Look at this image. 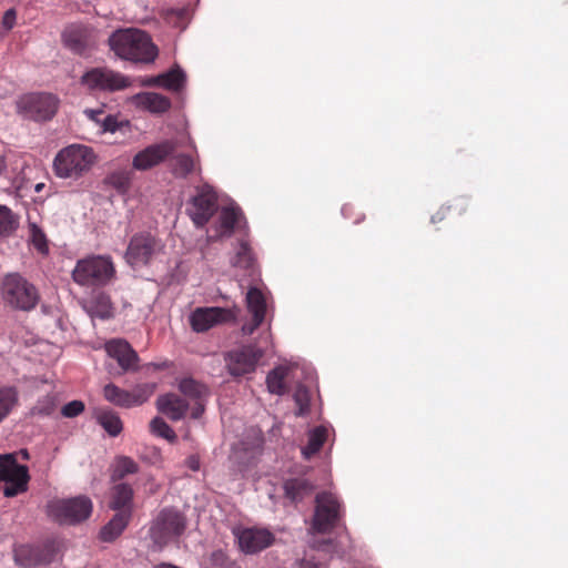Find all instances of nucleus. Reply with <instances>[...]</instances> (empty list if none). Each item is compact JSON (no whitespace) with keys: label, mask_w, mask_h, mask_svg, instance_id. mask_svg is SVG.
I'll return each mask as SVG.
<instances>
[{"label":"nucleus","mask_w":568,"mask_h":568,"mask_svg":"<svg viewBox=\"0 0 568 568\" xmlns=\"http://www.w3.org/2000/svg\"><path fill=\"white\" fill-rule=\"evenodd\" d=\"M17 226L18 222L12 211L6 205H0V236L10 234Z\"/></svg>","instance_id":"a19ab883"},{"label":"nucleus","mask_w":568,"mask_h":568,"mask_svg":"<svg viewBox=\"0 0 568 568\" xmlns=\"http://www.w3.org/2000/svg\"><path fill=\"white\" fill-rule=\"evenodd\" d=\"M296 378V367L293 365H280L268 372L266 385L270 393L284 395L287 392L286 382Z\"/></svg>","instance_id":"5701e85b"},{"label":"nucleus","mask_w":568,"mask_h":568,"mask_svg":"<svg viewBox=\"0 0 568 568\" xmlns=\"http://www.w3.org/2000/svg\"><path fill=\"white\" fill-rule=\"evenodd\" d=\"M202 412H203V407H202V406L196 407V408L192 412V417H193V418H197V417H200V415L202 414Z\"/></svg>","instance_id":"5fc2aeb1"},{"label":"nucleus","mask_w":568,"mask_h":568,"mask_svg":"<svg viewBox=\"0 0 568 568\" xmlns=\"http://www.w3.org/2000/svg\"><path fill=\"white\" fill-rule=\"evenodd\" d=\"M263 351L254 345L243 346L226 354V366L231 375L242 376L255 371Z\"/></svg>","instance_id":"4468645a"},{"label":"nucleus","mask_w":568,"mask_h":568,"mask_svg":"<svg viewBox=\"0 0 568 568\" xmlns=\"http://www.w3.org/2000/svg\"><path fill=\"white\" fill-rule=\"evenodd\" d=\"M83 410L84 404L81 400H72L62 407L61 414L64 417L73 418L80 415Z\"/></svg>","instance_id":"de8ad7c7"},{"label":"nucleus","mask_w":568,"mask_h":568,"mask_svg":"<svg viewBox=\"0 0 568 568\" xmlns=\"http://www.w3.org/2000/svg\"><path fill=\"white\" fill-rule=\"evenodd\" d=\"M23 165L13 154L0 155V178L8 182L10 189L17 191L22 186Z\"/></svg>","instance_id":"4be33fe9"},{"label":"nucleus","mask_w":568,"mask_h":568,"mask_svg":"<svg viewBox=\"0 0 568 568\" xmlns=\"http://www.w3.org/2000/svg\"><path fill=\"white\" fill-rule=\"evenodd\" d=\"M212 560L215 562V564H219L221 566H226L227 568H237L235 567V565L233 562H230L223 552H214L212 555Z\"/></svg>","instance_id":"603ef678"},{"label":"nucleus","mask_w":568,"mask_h":568,"mask_svg":"<svg viewBox=\"0 0 568 568\" xmlns=\"http://www.w3.org/2000/svg\"><path fill=\"white\" fill-rule=\"evenodd\" d=\"M81 83L91 91H118L130 85V79L120 73H83Z\"/></svg>","instance_id":"6ab92c4d"},{"label":"nucleus","mask_w":568,"mask_h":568,"mask_svg":"<svg viewBox=\"0 0 568 568\" xmlns=\"http://www.w3.org/2000/svg\"><path fill=\"white\" fill-rule=\"evenodd\" d=\"M180 145L181 142L176 139L150 144L133 156L132 166L138 171L150 170L172 156Z\"/></svg>","instance_id":"9d476101"},{"label":"nucleus","mask_w":568,"mask_h":568,"mask_svg":"<svg viewBox=\"0 0 568 568\" xmlns=\"http://www.w3.org/2000/svg\"><path fill=\"white\" fill-rule=\"evenodd\" d=\"M153 390L154 385L151 384H143L134 387L131 392H129L130 407L139 406L145 403L153 394Z\"/></svg>","instance_id":"58836bf2"},{"label":"nucleus","mask_w":568,"mask_h":568,"mask_svg":"<svg viewBox=\"0 0 568 568\" xmlns=\"http://www.w3.org/2000/svg\"><path fill=\"white\" fill-rule=\"evenodd\" d=\"M108 43L116 57L134 64L150 65L159 55L151 36L140 29H118L110 34Z\"/></svg>","instance_id":"f257e3e1"},{"label":"nucleus","mask_w":568,"mask_h":568,"mask_svg":"<svg viewBox=\"0 0 568 568\" xmlns=\"http://www.w3.org/2000/svg\"><path fill=\"white\" fill-rule=\"evenodd\" d=\"M241 551L254 555L268 548L275 540L274 534L266 528H243L235 531Z\"/></svg>","instance_id":"2eb2a0df"},{"label":"nucleus","mask_w":568,"mask_h":568,"mask_svg":"<svg viewBox=\"0 0 568 568\" xmlns=\"http://www.w3.org/2000/svg\"><path fill=\"white\" fill-rule=\"evenodd\" d=\"M186 82L185 73H159L156 77L145 80L148 85L162 87L169 91L178 92Z\"/></svg>","instance_id":"cd10ccee"},{"label":"nucleus","mask_w":568,"mask_h":568,"mask_svg":"<svg viewBox=\"0 0 568 568\" xmlns=\"http://www.w3.org/2000/svg\"><path fill=\"white\" fill-rule=\"evenodd\" d=\"M90 71H94V72H98V71H102L100 68H93L91 69Z\"/></svg>","instance_id":"052dcab7"},{"label":"nucleus","mask_w":568,"mask_h":568,"mask_svg":"<svg viewBox=\"0 0 568 568\" xmlns=\"http://www.w3.org/2000/svg\"><path fill=\"white\" fill-rule=\"evenodd\" d=\"M313 548L328 552L331 555L343 556V551L337 549V545L332 539L314 540Z\"/></svg>","instance_id":"a18cd8bd"},{"label":"nucleus","mask_w":568,"mask_h":568,"mask_svg":"<svg viewBox=\"0 0 568 568\" xmlns=\"http://www.w3.org/2000/svg\"><path fill=\"white\" fill-rule=\"evenodd\" d=\"M234 318L233 313L223 307H199L191 314L190 321L195 332H206L216 324Z\"/></svg>","instance_id":"a211bd4d"},{"label":"nucleus","mask_w":568,"mask_h":568,"mask_svg":"<svg viewBox=\"0 0 568 568\" xmlns=\"http://www.w3.org/2000/svg\"><path fill=\"white\" fill-rule=\"evenodd\" d=\"M19 405V390L11 385L0 386V424Z\"/></svg>","instance_id":"c756f323"},{"label":"nucleus","mask_w":568,"mask_h":568,"mask_svg":"<svg viewBox=\"0 0 568 568\" xmlns=\"http://www.w3.org/2000/svg\"><path fill=\"white\" fill-rule=\"evenodd\" d=\"M16 20H17V11H16V9L10 8L4 12V14L2 17L1 24H2L3 29L11 30L16 24Z\"/></svg>","instance_id":"8fccbe9b"},{"label":"nucleus","mask_w":568,"mask_h":568,"mask_svg":"<svg viewBox=\"0 0 568 568\" xmlns=\"http://www.w3.org/2000/svg\"><path fill=\"white\" fill-rule=\"evenodd\" d=\"M341 503L332 493L316 496V507L313 518V529L318 532L329 531L341 518Z\"/></svg>","instance_id":"9b49d317"},{"label":"nucleus","mask_w":568,"mask_h":568,"mask_svg":"<svg viewBox=\"0 0 568 568\" xmlns=\"http://www.w3.org/2000/svg\"><path fill=\"white\" fill-rule=\"evenodd\" d=\"M328 428L325 426H317L310 430L308 443L302 448V454L306 459L315 455L323 446L327 438Z\"/></svg>","instance_id":"473e14b6"},{"label":"nucleus","mask_w":568,"mask_h":568,"mask_svg":"<svg viewBox=\"0 0 568 568\" xmlns=\"http://www.w3.org/2000/svg\"><path fill=\"white\" fill-rule=\"evenodd\" d=\"M124 125L123 122H118L116 118L111 114H104L103 120L101 122V131L102 132H111L114 133L119 131Z\"/></svg>","instance_id":"09e8293b"},{"label":"nucleus","mask_w":568,"mask_h":568,"mask_svg":"<svg viewBox=\"0 0 568 568\" xmlns=\"http://www.w3.org/2000/svg\"><path fill=\"white\" fill-rule=\"evenodd\" d=\"M132 173L128 170H119L111 172L104 179V183L118 191L120 194H125L131 185Z\"/></svg>","instance_id":"f704fd0d"},{"label":"nucleus","mask_w":568,"mask_h":568,"mask_svg":"<svg viewBox=\"0 0 568 568\" xmlns=\"http://www.w3.org/2000/svg\"><path fill=\"white\" fill-rule=\"evenodd\" d=\"M72 280L83 287H102L115 278V266L110 255H89L77 261Z\"/></svg>","instance_id":"7ed1b4c3"},{"label":"nucleus","mask_w":568,"mask_h":568,"mask_svg":"<svg viewBox=\"0 0 568 568\" xmlns=\"http://www.w3.org/2000/svg\"><path fill=\"white\" fill-rule=\"evenodd\" d=\"M103 395L108 402L116 406L130 408L129 390L122 389L116 385L110 383L104 386Z\"/></svg>","instance_id":"e433bc0d"},{"label":"nucleus","mask_w":568,"mask_h":568,"mask_svg":"<svg viewBox=\"0 0 568 568\" xmlns=\"http://www.w3.org/2000/svg\"><path fill=\"white\" fill-rule=\"evenodd\" d=\"M17 456L20 455L23 459H29L30 455H29V452L27 449H21L19 450V453H16Z\"/></svg>","instance_id":"4d7b16f0"},{"label":"nucleus","mask_w":568,"mask_h":568,"mask_svg":"<svg viewBox=\"0 0 568 568\" xmlns=\"http://www.w3.org/2000/svg\"><path fill=\"white\" fill-rule=\"evenodd\" d=\"M84 114L88 119L91 121H94L97 124L101 125V122L103 120L104 111L101 109H85Z\"/></svg>","instance_id":"3c124183"},{"label":"nucleus","mask_w":568,"mask_h":568,"mask_svg":"<svg viewBox=\"0 0 568 568\" xmlns=\"http://www.w3.org/2000/svg\"><path fill=\"white\" fill-rule=\"evenodd\" d=\"M59 98L50 92H30L16 100V112L22 120L50 121L58 112Z\"/></svg>","instance_id":"39448f33"},{"label":"nucleus","mask_w":568,"mask_h":568,"mask_svg":"<svg viewBox=\"0 0 568 568\" xmlns=\"http://www.w3.org/2000/svg\"><path fill=\"white\" fill-rule=\"evenodd\" d=\"M3 298L13 307L30 311L38 303L37 288L18 273L7 274L1 282Z\"/></svg>","instance_id":"423d86ee"},{"label":"nucleus","mask_w":568,"mask_h":568,"mask_svg":"<svg viewBox=\"0 0 568 568\" xmlns=\"http://www.w3.org/2000/svg\"><path fill=\"white\" fill-rule=\"evenodd\" d=\"M160 250V244L150 233H138L130 240L125 252V261L132 267L146 265Z\"/></svg>","instance_id":"ddd939ff"},{"label":"nucleus","mask_w":568,"mask_h":568,"mask_svg":"<svg viewBox=\"0 0 568 568\" xmlns=\"http://www.w3.org/2000/svg\"><path fill=\"white\" fill-rule=\"evenodd\" d=\"M92 511V503L88 497L79 496L70 499L50 501L48 514L60 524H75L85 520Z\"/></svg>","instance_id":"6e6552de"},{"label":"nucleus","mask_w":568,"mask_h":568,"mask_svg":"<svg viewBox=\"0 0 568 568\" xmlns=\"http://www.w3.org/2000/svg\"><path fill=\"white\" fill-rule=\"evenodd\" d=\"M181 393L189 397H199L202 393V386L192 378H183L179 384Z\"/></svg>","instance_id":"c03bdc74"},{"label":"nucleus","mask_w":568,"mask_h":568,"mask_svg":"<svg viewBox=\"0 0 568 568\" xmlns=\"http://www.w3.org/2000/svg\"><path fill=\"white\" fill-rule=\"evenodd\" d=\"M55 549L52 545L42 546L21 545L13 549V559L21 568H42L55 559Z\"/></svg>","instance_id":"f8f14e48"},{"label":"nucleus","mask_w":568,"mask_h":568,"mask_svg":"<svg viewBox=\"0 0 568 568\" xmlns=\"http://www.w3.org/2000/svg\"><path fill=\"white\" fill-rule=\"evenodd\" d=\"M186 466L193 471H197L200 469V458L196 455H191L185 459Z\"/></svg>","instance_id":"864d4df0"},{"label":"nucleus","mask_w":568,"mask_h":568,"mask_svg":"<svg viewBox=\"0 0 568 568\" xmlns=\"http://www.w3.org/2000/svg\"><path fill=\"white\" fill-rule=\"evenodd\" d=\"M131 101L135 106L154 114H162L171 106V102L168 98L155 92L136 93L131 98Z\"/></svg>","instance_id":"393cba45"},{"label":"nucleus","mask_w":568,"mask_h":568,"mask_svg":"<svg viewBox=\"0 0 568 568\" xmlns=\"http://www.w3.org/2000/svg\"><path fill=\"white\" fill-rule=\"evenodd\" d=\"M106 354L115 359L123 372L136 369L139 356L131 345L120 338H114L105 343Z\"/></svg>","instance_id":"412c9836"},{"label":"nucleus","mask_w":568,"mask_h":568,"mask_svg":"<svg viewBox=\"0 0 568 568\" xmlns=\"http://www.w3.org/2000/svg\"><path fill=\"white\" fill-rule=\"evenodd\" d=\"M346 210H347V207H346V206H344V207L342 209V214H343V215H346Z\"/></svg>","instance_id":"bf43d9fd"},{"label":"nucleus","mask_w":568,"mask_h":568,"mask_svg":"<svg viewBox=\"0 0 568 568\" xmlns=\"http://www.w3.org/2000/svg\"><path fill=\"white\" fill-rule=\"evenodd\" d=\"M150 428L154 435L162 437L170 443H174L176 440L174 430L161 417H154L150 423Z\"/></svg>","instance_id":"ea45409f"},{"label":"nucleus","mask_w":568,"mask_h":568,"mask_svg":"<svg viewBox=\"0 0 568 568\" xmlns=\"http://www.w3.org/2000/svg\"><path fill=\"white\" fill-rule=\"evenodd\" d=\"M313 489V485L305 478H291L284 483L285 496L294 503L301 501Z\"/></svg>","instance_id":"c85d7f7f"},{"label":"nucleus","mask_w":568,"mask_h":568,"mask_svg":"<svg viewBox=\"0 0 568 568\" xmlns=\"http://www.w3.org/2000/svg\"><path fill=\"white\" fill-rule=\"evenodd\" d=\"M186 528V518L179 509L165 507L159 511L150 524L148 536L154 551L162 550L178 539Z\"/></svg>","instance_id":"20e7f679"},{"label":"nucleus","mask_w":568,"mask_h":568,"mask_svg":"<svg viewBox=\"0 0 568 568\" xmlns=\"http://www.w3.org/2000/svg\"><path fill=\"white\" fill-rule=\"evenodd\" d=\"M443 219H444V215L440 212H438V213H436L435 215L432 216V222L436 223L438 221H442Z\"/></svg>","instance_id":"6e6d98bb"},{"label":"nucleus","mask_w":568,"mask_h":568,"mask_svg":"<svg viewBox=\"0 0 568 568\" xmlns=\"http://www.w3.org/2000/svg\"><path fill=\"white\" fill-rule=\"evenodd\" d=\"M242 220L243 214L239 206L229 205L222 207L217 220L212 227L213 233L207 235V241L214 242L224 237H230L235 227H241Z\"/></svg>","instance_id":"f3484780"},{"label":"nucleus","mask_w":568,"mask_h":568,"mask_svg":"<svg viewBox=\"0 0 568 568\" xmlns=\"http://www.w3.org/2000/svg\"><path fill=\"white\" fill-rule=\"evenodd\" d=\"M131 518V510L124 509L118 511L111 520L104 525L100 531V538L102 541L111 542L115 540L129 524Z\"/></svg>","instance_id":"a878e982"},{"label":"nucleus","mask_w":568,"mask_h":568,"mask_svg":"<svg viewBox=\"0 0 568 568\" xmlns=\"http://www.w3.org/2000/svg\"><path fill=\"white\" fill-rule=\"evenodd\" d=\"M57 406V398L52 394H48L41 397L34 407L32 408L33 415L49 416L51 415Z\"/></svg>","instance_id":"79ce46f5"},{"label":"nucleus","mask_w":568,"mask_h":568,"mask_svg":"<svg viewBox=\"0 0 568 568\" xmlns=\"http://www.w3.org/2000/svg\"><path fill=\"white\" fill-rule=\"evenodd\" d=\"M156 407L159 412L176 422L185 416L189 409V403L181 396L169 393L161 395L156 399Z\"/></svg>","instance_id":"b1692460"},{"label":"nucleus","mask_w":568,"mask_h":568,"mask_svg":"<svg viewBox=\"0 0 568 568\" xmlns=\"http://www.w3.org/2000/svg\"><path fill=\"white\" fill-rule=\"evenodd\" d=\"M168 71H183L179 64L172 65Z\"/></svg>","instance_id":"13d9d810"},{"label":"nucleus","mask_w":568,"mask_h":568,"mask_svg":"<svg viewBox=\"0 0 568 568\" xmlns=\"http://www.w3.org/2000/svg\"><path fill=\"white\" fill-rule=\"evenodd\" d=\"M247 310L252 315V321L242 326L244 335H251L263 323L266 312V300L262 291L255 286L248 288L246 293Z\"/></svg>","instance_id":"aec40b11"},{"label":"nucleus","mask_w":568,"mask_h":568,"mask_svg":"<svg viewBox=\"0 0 568 568\" xmlns=\"http://www.w3.org/2000/svg\"><path fill=\"white\" fill-rule=\"evenodd\" d=\"M133 497V490L128 484L115 485L112 493L110 506L112 509L121 511L129 509Z\"/></svg>","instance_id":"72a5a7b5"},{"label":"nucleus","mask_w":568,"mask_h":568,"mask_svg":"<svg viewBox=\"0 0 568 568\" xmlns=\"http://www.w3.org/2000/svg\"><path fill=\"white\" fill-rule=\"evenodd\" d=\"M139 469L138 464L130 457L121 456L116 458L114 467H113V474L112 479L113 480H120L124 478L128 475L135 474Z\"/></svg>","instance_id":"4c0bfd02"},{"label":"nucleus","mask_w":568,"mask_h":568,"mask_svg":"<svg viewBox=\"0 0 568 568\" xmlns=\"http://www.w3.org/2000/svg\"><path fill=\"white\" fill-rule=\"evenodd\" d=\"M63 45L75 54L82 55L95 45L93 29L72 24L65 28L61 33Z\"/></svg>","instance_id":"dca6fc26"},{"label":"nucleus","mask_w":568,"mask_h":568,"mask_svg":"<svg viewBox=\"0 0 568 568\" xmlns=\"http://www.w3.org/2000/svg\"><path fill=\"white\" fill-rule=\"evenodd\" d=\"M29 479L28 467L18 464L17 454L0 455V480L4 481L6 497H14L27 491Z\"/></svg>","instance_id":"0eeeda50"},{"label":"nucleus","mask_w":568,"mask_h":568,"mask_svg":"<svg viewBox=\"0 0 568 568\" xmlns=\"http://www.w3.org/2000/svg\"><path fill=\"white\" fill-rule=\"evenodd\" d=\"M293 397L296 405L298 406L297 415L305 414L310 405V393L307 388L304 385L298 384L296 386Z\"/></svg>","instance_id":"37998d69"},{"label":"nucleus","mask_w":568,"mask_h":568,"mask_svg":"<svg viewBox=\"0 0 568 568\" xmlns=\"http://www.w3.org/2000/svg\"><path fill=\"white\" fill-rule=\"evenodd\" d=\"M98 156L92 148L70 144L61 149L53 160V171L60 179L78 180L95 164Z\"/></svg>","instance_id":"f03ea898"},{"label":"nucleus","mask_w":568,"mask_h":568,"mask_svg":"<svg viewBox=\"0 0 568 568\" xmlns=\"http://www.w3.org/2000/svg\"><path fill=\"white\" fill-rule=\"evenodd\" d=\"M41 187H42V184H38V185L36 186V190H37V191H40V190H41Z\"/></svg>","instance_id":"680f3d73"},{"label":"nucleus","mask_w":568,"mask_h":568,"mask_svg":"<svg viewBox=\"0 0 568 568\" xmlns=\"http://www.w3.org/2000/svg\"><path fill=\"white\" fill-rule=\"evenodd\" d=\"M255 256L250 243L244 239L239 240L235 246V254L231 258V265L253 275L255 273Z\"/></svg>","instance_id":"bb28decb"},{"label":"nucleus","mask_w":568,"mask_h":568,"mask_svg":"<svg viewBox=\"0 0 568 568\" xmlns=\"http://www.w3.org/2000/svg\"><path fill=\"white\" fill-rule=\"evenodd\" d=\"M85 310L91 317L108 320L112 316L111 301L109 296L104 294H98L92 300H90L85 306Z\"/></svg>","instance_id":"2f4dec72"},{"label":"nucleus","mask_w":568,"mask_h":568,"mask_svg":"<svg viewBox=\"0 0 568 568\" xmlns=\"http://www.w3.org/2000/svg\"><path fill=\"white\" fill-rule=\"evenodd\" d=\"M31 227V237L33 245L40 251H47V240L45 235L40 227H38L34 223L30 225Z\"/></svg>","instance_id":"49530a36"},{"label":"nucleus","mask_w":568,"mask_h":568,"mask_svg":"<svg viewBox=\"0 0 568 568\" xmlns=\"http://www.w3.org/2000/svg\"><path fill=\"white\" fill-rule=\"evenodd\" d=\"M98 424L112 437L118 436L123 428L122 422L115 412L97 409L94 413Z\"/></svg>","instance_id":"7c9ffc66"},{"label":"nucleus","mask_w":568,"mask_h":568,"mask_svg":"<svg viewBox=\"0 0 568 568\" xmlns=\"http://www.w3.org/2000/svg\"><path fill=\"white\" fill-rule=\"evenodd\" d=\"M217 209V195L210 185L199 187L186 204V213L196 227L205 226Z\"/></svg>","instance_id":"1a4fd4ad"},{"label":"nucleus","mask_w":568,"mask_h":568,"mask_svg":"<svg viewBox=\"0 0 568 568\" xmlns=\"http://www.w3.org/2000/svg\"><path fill=\"white\" fill-rule=\"evenodd\" d=\"M170 158L172 160L171 170L176 178H186L194 171L195 163L191 155L180 153L176 155L172 154Z\"/></svg>","instance_id":"c9c22d12"}]
</instances>
